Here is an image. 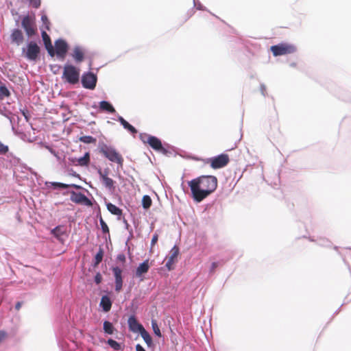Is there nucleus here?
<instances>
[{
    "label": "nucleus",
    "instance_id": "38",
    "mask_svg": "<svg viewBox=\"0 0 351 351\" xmlns=\"http://www.w3.org/2000/svg\"><path fill=\"white\" fill-rule=\"evenodd\" d=\"M66 185H67V189L66 190H69V188H73V189H77V190L83 191L87 193L88 195H90V193L88 191V190H87L86 189H85L84 187H83L81 185H79V184H66Z\"/></svg>",
    "mask_w": 351,
    "mask_h": 351
},
{
    "label": "nucleus",
    "instance_id": "41",
    "mask_svg": "<svg viewBox=\"0 0 351 351\" xmlns=\"http://www.w3.org/2000/svg\"><path fill=\"white\" fill-rule=\"evenodd\" d=\"M94 282L96 285H100L103 281V276L99 271L96 272L93 278Z\"/></svg>",
    "mask_w": 351,
    "mask_h": 351
},
{
    "label": "nucleus",
    "instance_id": "53",
    "mask_svg": "<svg viewBox=\"0 0 351 351\" xmlns=\"http://www.w3.org/2000/svg\"><path fill=\"white\" fill-rule=\"evenodd\" d=\"M110 172V170L108 167L104 168L103 169V174L101 175L102 178H108Z\"/></svg>",
    "mask_w": 351,
    "mask_h": 351
},
{
    "label": "nucleus",
    "instance_id": "3",
    "mask_svg": "<svg viewBox=\"0 0 351 351\" xmlns=\"http://www.w3.org/2000/svg\"><path fill=\"white\" fill-rule=\"evenodd\" d=\"M62 80L70 85H76L80 80V69L71 63L66 62L63 66Z\"/></svg>",
    "mask_w": 351,
    "mask_h": 351
},
{
    "label": "nucleus",
    "instance_id": "11",
    "mask_svg": "<svg viewBox=\"0 0 351 351\" xmlns=\"http://www.w3.org/2000/svg\"><path fill=\"white\" fill-rule=\"evenodd\" d=\"M110 269L112 271L114 279V291L117 293H119L122 290L123 285L124 276L122 274L123 269L117 265L111 266Z\"/></svg>",
    "mask_w": 351,
    "mask_h": 351
},
{
    "label": "nucleus",
    "instance_id": "10",
    "mask_svg": "<svg viewBox=\"0 0 351 351\" xmlns=\"http://www.w3.org/2000/svg\"><path fill=\"white\" fill-rule=\"evenodd\" d=\"M15 25L19 26V21H21V26L25 31L30 26L34 25L36 23V15L35 13L32 12L31 13L27 12L25 14H21L15 19Z\"/></svg>",
    "mask_w": 351,
    "mask_h": 351
},
{
    "label": "nucleus",
    "instance_id": "40",
    "mask_svg": "<svg viewBox=\"0 0 351 351\" xmlns=\"http://www.w3.org/2000/svg\"><path fill=\"white\" fill-rule=\"evenodd\" d=\"M24 167H27V165H25ZM27 169L30 172V173L35 176L38 183L39 185L41 184V182H43V177L39 175L37 172L34 171L31 167H27Z\"/></svg>",
    "mask_w": 351,
    "mask_h": 351
},
{
    "label": "nucleus",
    "instance_id": "2",
    "mask_svg": "<svg viewBox=\"0 0 351 351\" xmlns=\"http://www.w3.org/2000/svg\"><path fill=\"white\" fill-rule=\"evenodd\" d=\"M39 43L36 39H27L25 47L22 48V56L29 61L36 62L40 60L42 49Z\"/></svg>",
    "mask_w": 351,
    "mask_h": 351
},
{
    "label": "nucleus",
    "instance_id": "39",
    "mask_svg": "<svg viewBox=\"0 0 351 351\" xmlns=\"http://www.w3.org/2000/svg\"><path fill=\"white\" fill-rule=\"evenodd\" d=\"M28 3V5L35 9H38L40 7L41 0H25Z\"/></svg>",
    "mask_w": 351,
    "mask_h": 351
},
{
    "label": "nucleus",
    "instance_id": "51",
    "mask_svg": "<svg viewBox=\"0 0 351 351\" xmlns=\"http://www.w3.org/2000/svg\"><path fill=\"white\" fill-rule=\"evenodd\" d=\"M82 157L83 158H84V160L88 162V164L90 163V154L89 152H86L83 156H82Z\"/></svg>",
    "mask_w": 351,
    "mask_h": 351
},
{
    "label": "nucleus",
    "instance_id": "1",
    "mask_svg": "<svg viewBox=\"0 0 351 351\" xmlns=\"http://www.w3.org/2000/svg\"><path fill=\"white\" fill-rule=\"evenodd\" d=\"M217 185V178L214 176H201L189 182L192 197L198 203L212 194Z\"/></svg>",
    "mask_w": 351,
    "mask_h": 351
},
{
    "label": "nucleus",
    "instance_id": "17",
    "mask_svg": "<svg viewBox=\"0 0 351 351\" xmlns=\"http://www.w3.org/2000/svg\"><path fill=\"white\" fill-rule=\"evenodd\" d=\"M71 56L77 64L82 63L86 58L85 49L80 45H75Z\"/></svg>",
    "mask_w": 351,
    "mask_h": 351
},
{
    "label": "nucleus",
    "instance_id": "4",
    "mask_svg": "<svg viewBox=\"0 0 351 351\" xmlns=\"http://www.w3.org/2000/svg\"><path fill=\"white\" fill-rule=\"evenodd\" d=\"M92 61L90 60L88 64L89 71L82 73L80 82L83 88L93 90L96 88L98 78L97 74L90 71Z\"/></svg>",
    "mask_w": 351,
    "mask_h": 351
},
{
    "label": "nucleus",
    "instance_id": "27",
    "mask_svg": "<svg viewBox=\"0 0 351 351\" xmlns=\"http://www.w3.org/2000/svg\"><path fill=\"white\" fill-rule=\"evenodd\" d=\"M40 13H41L40 20H41V22H42V25L40 27V29L43 28L45 31L46 30L49 31L50 30V27H51V22H50L47 15L46 14L45 10H42L40 12Z\"/></svg>",
    "mask_w": 351,
    "mask_h": 351
},
{
    "label": "nucleus",
    "instance_id": "52",
    "mask_svg": "<svg viewBox=\"0 0 351 351\" xmlns=\"http://www.w3.org/2000/svg\"><path fill=\"white\" fill-rule=\"evenodd\" d=\"M124 173H125V174H126V172H125V171H124ZM127 175H128V178H127V179H126L127 182H128L129 184H130L131 185H132V186H133V184H134V182H135V179H134V178L132 176H130V175H129V174H128V173H127Z\"/></svg>",
    "mask_w": 351,
    "mask_h": 351
},
{
    "label": "nucleus",
    "instance_id": "18",
    "mask_svg": "<svg viewBox=\"0 0 351 351\" xmlns=\"http://www.w3.org/2000/svg\"><path fill=\"white\" fill-rule=\"evenodd\" d=\"M51 234L55 237L57 240L63 243L64 240L62 238V236H68L66 227L64 225H58L50 231Z\"/></svg>",
    "mask_w": 351,
    "mask_h": 351
},
{
    "label": "nucleus",
    "instance_id": "29",
    "mask_svg": "<svg viewBox=\"0 0 351 351\" xmlns=\"http://www.w3.org/2000/svg\"><path fill=\"white\" fill-rule=\"evenodd\" d=\"M158 152L167 156H170L173 154V152H176L174 147L171 146L167 143H162L161 147H160V149Z\"/></svg>",
    "mask_w": 351,
    "mask_h": 351
},
{
    "label": "nucleus",
    "instance_id": "32",
    "mask_svg": "<svg viewBox=\"0 0 351 351\" xmlns=\"http://www.w3.org/2000/svg\"><path fill=\"white\" fill-rule=\"evenodd\" d=\"M152 204V199L148 195H144L141 199V205L145 210H147L150 208Z\"/></svg>",
    "mask_w": 351,
    "mask_h": 351
},
{
    "label": "nucleus",
    "instance_id": "45",
    "mask_svg": "<svg viewBox=\"0 0 351 351\" xmlns=\"http://www.w3.org/2000/svg\"><path fill=\"white\" fill-rule=\"evenodd\" d=\"M116 261L124 265L126 262V256L123 253H120L117 255Z\"/></svg>",
    "mask_w": 351,
    "mask_h": 351
},
{
    "label": "nucleus",
    "instance_id": "59",
    "mask_svg": "<svg viewBox=\"0 0 351 351\" xmlns=\"http://www.w3.org/2000/svg\"><path fill=\"white\" fill-rule=\"evenodd\" d=\"M136 351H146L143 346L140 343H137L135 346Z\"/></svg>",
    "mask_w": 351,
    "mask_h": 351
},
{
    "label": "nucleus",
    "instance_id": "26",
    "mask_svg": "<svg viewBox=\"0 0 351 351\" xmlns=\"http://www.w3.org/2000/svg\"><path fill=\"white\" fill-rule=\"evenodd\" d=\"M147 144L153 149L158 152L162 144L161 140L155 136H149L147 138Z\"/></svg>",
    "mask_w": 351,
    "mask_h": 351
},
{
    "label": "nucleus",
    "instance_id": "62",
    "mask_svg": "<svg viewBox=\"0 0 351 351\" xmlns=\"http://www.w3.org/2000/svg\"><path fill=\"white\" fill-rule=\"evenodd\" d=\"M97 173L99 175V180L102 179L103 169L101 167L97 168Z\"/></svg>",
    "mask_w": 351,
    "mask_h": 351
},
{
    "label": "nucleus",
    "instance_id": "55",
    "mask_svg": "<svg viewBox=\"0 0 351 351\" xmlns=\"http://www.w3.org/2000/svg\"><path fill=\"white\" fill-rule=\"evenodd\" d=\"M95 203L96 206L97 208V212L96 213V217L99 220V219H103L102 216H101V214L100 208H99V204L95 201Z\"/></svg>",
    "mask_w": 351,
    "mask_h": 351
},
{
    "label": "nucleus",
    "instance_id": "34",
    "mask_svg": "<svg viewBox=\"0 0 351 351\" xmlns=\"http://www.w3.org/2000/svg\"><path fill=\"white\" fill-rule=\"evenodd\" d=\"M11 93L5 84H0V99L2 100L5 97H9Z\"/></svg>",
    "mask_w": 351,
    "mask_h": 351
},
{
    "label": "nucleus",
    "instance_id": "47",
    "mask_svg": "<svg viewBox=\"0 0 351 351\" xmlns=\"http://www.w3.org/2000/svg\"><path fill=\"white\" fill-rule=\"evenodd\" d=\"M77 165L80 167H87L88 165V162H86L84 158L82 156L77 158Z\"/></svg>",
    "mask_w": 351,
    "mask_h": 351
},
{
    "label": "nucleus",
    "instance_id": "30",
    "mask_svg": "<svg viewBox=\"0 0 351 351\" xmlns=\"http://www.w3.org/2000/svg\"><path fill=\"white\" fill-rule=\"evenodd\" d=\"M106 343L112 349L115 351H122L124 348V345L111 338L108 339Z\"/></svg>",
    "mask_w": 351,
    "mask_h": 351
},
{
    "label": "nucleus",
    "instance_id": "54",
    "mask_svg": "<svg viewBox=\"0 0 351 351\" xmlns=\"http://www.w3.org/2000/svg\"><path fill=\"white\" fill-rule=\"evenodd\" d=\"M68 160H69V161L71 165H77V157L70 156V157H69Z\"/></svg>",
    "mask_w": 351,
    "mask_h": 351
},
{
    "label": "nucleus",
    "instance_id": "16",
    "mask_svg": "<svg viewBox=\"0 0 351 351\" xmlns=\"http://www.w3.org/2000/svg\"><path fill=\"white\" fill-rule=\"evenodd\" d=\"M10 40L12 44H14L17 46L23 44L25 40V36L22 29L19 27H15L12 29Z\"/></svg>",
    "mask_w": 351,
    "mask_h": 351
},
{
    "label": "nucleus",
    "instance_id": "19",
    "mask_svg": "<svg viewBox=\"0 0 351 351\" xmlns=\"http://www.w3.org/2000/svg\"><path fill=\"white\" fill-rule=\"evenodd\" d=\"M104 253L105 252H104V250L103 247L101 245H100L99 247L98 251L95 254V256H94V257L93 258V261H92V263L90 264V266L88 268V271L90 272V271H93L91 267L93 268V269H96L98 267L99 263L103 260V258H104Z\"/></svg>",
    "mask_w": 351,
    "mask_h": 351
},
{
    "label": "nucleus",
    "instance_id": "14",
    "mask_svg": "<svg viewBox=\"0 0 351 351\" xmlns=\"http://www.w3.org/2000/svg\"><path fill=\"white\" fill-rule=\"evenodd\" d=\"M150 264L149 259L144 260L136 267L134 277L138 278L140 282H143L145 280V275L148 272Z\"/></svg>",
    "mask_w": 351,
    "mask_h": 351
},
{
    "label": "nucleus",
    "instance_id": "50",
    "mask_svg": "<svg viewBox=\"0 0 351 351\" xmlns=\"http://www.w3.org/2000/svg\"><path fill=\"white\" fill-rule=\"evenodd\" d=\"M158 239V236L157 234H154L152 236V240H151V247H153L155 245V244L157 243Z\"/></svg>",
    "mask_w": 351,
    "mask_h": 351
},
{
    "label": "nucleus",
    "instance_id": "15",
    "mask_svg": "<svg viewBox=\"0 0 351 351\" xmlns=\"http://www.w3.org/2000/svg\"><path fill=\"white\" fill-rule=\"evenodd\" d=\"M40 35L48 55L53 58L55 56V51L50 36L43 28H40Z\"/></svg>",
    "mask_w": 351,
    "mask_h": 351
},
{
    "label": "nucleus",
    "instance_id": "56",
    "mask_svg": "<svg viewBox=\"0 0 351 351\" xmlns=\"http://www.w3.org/2000/svg\"><path fill=\"white\" fill-rule=\"evenodd\" d=\"M219 266V263H217V262H213L212 264H211V267H210V273H214L216 268H217V267Z\"/></svg>",
    "mask_w": 351,
    "mask_h": 351
},
{
    "label": "nucleus",
    "instance_id": "24",
    "mask_svg": "<svg viewBox=\"0 0 351 351\" xmlns=\"http://www.w3.org/2000/svg\"><path fill=\"white\" fill-rule=\"evenodd\" d=\"M103 332L106 335H114L115 332H117V330L114 327L113 322L108 319H104L103 321Z\"/></svg>",
    "mask_w": 351,
    "mask_h": 351
},
{
    "label": "nucleus",
    "instance_id": "37",
    "mask_svg": "<svg viewBox=\"0 0 351 351\" xmlns=\"http://www.w3.org/2000/svg\"><path fill=\"white\" fill-rule=\"evenodd\" d=\"M99 224L102 232L105 234H108V235H110V230L108 226L103 219H99Z\"/></svg>",
    "mask_w": 351,
    "mask_h": 351
},
{
    "label": "nucleus",
    "instance_id": "63",
    "mask_svg": "<svg viewBox=\"0 0 351 351\" xmlns=\"http://www.w3.org/2000/svg\"><path fill=\"white\" fill-rule=\"evenodd\" d=\"M10 13L12 14V16H17V17L19 15L18 11H16L15 9H12L10 10Z\"/></svg>",
    "mask_w": 351,
    "mask_h": 351
},
{
    "label": "nucleus",
    "instance_id": "48",
    "mask_svg": "<svg viewBox=\"0 0 351 351\" xmlns=\"http://www.w3.org/2000/svg\"><path fill=\"white\" fill-rule=\"evenodd\" d=\"M67 173L69 176H73L75 178H77L80 180H82V178L79 173L75 171L72 168H69L67 169Z\"/></svg>",
    "mask_w": 351,
    "mask_h": 351
},
{
    "label": "nucleus",
    "instance_id": "44",
    "mask_svg": "<svg viewBox=\"0 0 351 351\" xmlns=\"http://www.w3.org/2000/svg\"><path fill=\"white\" fill-rule=\"evenodd\" d=\"M123 162H124V159H123L122 155H121L117 158H116L114 161H112V162L117 164V169L118 170L119 168L123 167Z\"/></svg>",
    "mask_w": 351,
    "mask_h": 351
},
{
    "label": "nucleus",
    "instance_id": "21",
    "mask_svg": "<svg viewBox=\"0 0 351 351\" xmlns=\"http://www.w3.org/2000/svg\"><path fill=\"white\" fill-rule=\"evenodd\" d=\"M106 206L107 210L112 215L117 216V219L119 220L121 219V217L123 215V210L121 208L110 202H106Z\"/></svg>",
    "mask_w": 351,
    "mask_h": 351
},
{
    "label": "nucleus",
    "instance_id": "36",
    "mask_svg": "<svg viewBox=\"0 0 351 351\" xmlns=\"http://www.w3.org/2000/svg\"><path fill=\"white\" fill-rule=\"evenodd\" d=\"M151 324L154 335L158 337H161L162 334L158 325L157 321L155 319H152Z\"/></svg>",
    "mask_w": 351,
    "mask_h": 351
},
{
    "label": "nucleus",
    "instance_id": "6",
    "mask_svg": "<svg viewBox=\"0 0 351 351\" xmlns=\"http://www.w3.org/2000/svg\"><path fill=\"white\" fill-rule=\"evenodd\" d=\"M68 194L71 195L70 200L76 204H80L88 207L92 206L93 205L92 201L81 192H76L73 190H66L62 193L63 195H66Z\"/></svg>",
    "mask_w": 351,
    "mask_h": 351
},
{
    "label": "nucleus",
    "instance_id": "13",
    "mask_svg": "<svg viewBox=\"0 0 351 351\" xmlns=\"http://www.w3.org/2000/svg\"><path fill=\"white\" fill-rule=\"evenodd\" d=\"M138 306L132 310V313L128 317V326L130 332L133 333L139 334L145 328L142 324H141L136 316V310Z\"/></svg>",
    "mask_w": 351,
    "mask_h": 351
},
{
    "label": "nucleus",
    "instance_id": "58",
    "mask_svg": "<svg viewBox=\"0 0 351 351\" xmlns=\"http://www.w3.org/2000/svg\"><path fill=\"white\" fill-rule=\"evenodd\" d=\"M0 113L3 114L4 117H5L8 119H10V117L12 116V113L10 110H5V112L3 113L1 110H0Z\"/></svg>",
    "mask_w": 351,
    "mask_h": 351
},
{
    "label": "nucleus",
    "instance_id": "7",
    "mask_svg": "<svg viewBox=\"0 0 351 351\" xmlns=\"http://www.w3.org/2000/svg\"><path fill=\"white\" fill-rule=\"evenodd\" d=\"M270 50L274 56H280L295 53L296 47L292 44L282 43L271 46Z\"/></svg>",
    "mask_w": 351,
    "mask_h": 351
},
{
    "label": "nucleus",
    "instance_id": "31",
    "mask_svg": "<svg viewBox=\"0 0 351 351\" xmlns=\"http://www.w3.org/2000/svg\"><path fill=\"white\" fill-rule=\"evenodd\" d=\"M138 335L143 339L148 348L154 347L152 338L145 328Z\"/></svg>",
    "mask_w": 351,
    "mask_h": 351
},
{
    "label": "nucleus",
    "instance_id": "25",
    "mask_svg": "<svg viewBox=\"0 0 351 351\" xmlns=\"http://www.w3.org/2000/svg\"><path fill=\"white\" fill-rule=\"evenodd\" d=\"M45 185L47 189L52 190H64L67 189V185L60 182H49L45 181Z\"/></svg>",
    "mask_w": 351,
    "mask_h": 351
},
{
    "label": "nucleus",
    "instance_id": "22",
    "mask_svg": "<svg viewBox=\"0 0 351 351\" xmlns=\"http://www.w3.org/2000/svg\"><path fill=\"white\" fill-rule=\"evenodd\" d=\"M176 263V243L170 250V256L165 265V268L168 271H171L174 268V263Z\"/></svg>",
    "mask_w": 351,
    "mask_h": 351
},
{
    "label": "nucleus",
    "instance_id": "46",
    "mask_svg": "<svg viewBox=\"0 0 351 351\" xmlns=\"http://www.w3.org/2000/svg\"><path fill=\"white\" fill-rule=\"evenodd\" d=\"M50 71L55 75L58 74L61 69V66L57 64H50Z\"/></svg>",
    "mask_w": 351,
    "mask_h": 351
},
{
    "label": "nucleus",
    "instance_id": "12",
    "mask_svg": "<svg viewBox=\"0 0 351 351\" xmlns=\"http://www.w3.org/2000/svg\"><path fill=\"white\" fill-rule=\"evenodd\" d=\"M230 162L228 154H221L217 156L208 159L207 163L214 169H221L226 167Z\"/></svg>",
    "mask_w": 351,
    "mask_h": 351
},
{
    "label": "nucleus",
    "instance_id": "28",
    "mask_svg": "<svg viewBox=\"0 0 351 351\" xmlns=\"http://www.w3.org/2000/svg\"><path fill=\"white\" fill-rule=\"evenodd\" d=\"M24 32L25 33V35L27 36L28 39H29L32 37H36V40L40 41L36 23H35L32 26H30Z\"/></svg>",
    "mask_w": 351,
    "mask_h": 351
},
{
    "label": "nucleus",
    "instance_id": "57",
    "mask_svg": "<svg viewBox=\"0 0 351 351\" xmlns=\"http://www.w3.org/2000/svg\"><path fill=\"white\" fill-rule=\"evenodd\" d=\"M7 335L5 330H0V343L5 339Z\"/></svg>",
    "mask_w": 351,
    "mask_h": 351
},
{
    "label": "nucleus",
    "instance_id": "43",
    "mask_svg": "<svg viewBox=\"0 0 351 351\" xmlns=\"http://www.w3.org/2000/svg\"><path fill=\"white\" fill-rule=\"evenodd\" d=\"M20 112L27 121L30 119V113L27 108H20Z\"/></svg>",
    "mask_w": 351,
    "mask_h": 351
},
{
    "label": "nucleus",
    "instance_id": "23",
    "mask_svg": "<svg viewBox=\"0 0 351 351\" xmlns=\"http://www.w3.org/2000/svg\"><path fill=\"white\" fill-rule=\"evenodd\" d=\"M104 186L111 193H113L116 189V182L110 177L104 178L100 180Z\"/></svg>",
    "mask_w": 351,
    "mask_h": 351
},
{
    "label": "nucleus",
    "instance_id": "20",
    "mask_svg": "<svg viewBox=\"0 0 351 351\" xmlns=\"http://www.w3.org/2000/svg\"><path fill=\"white\" fill-rule=\"evenodd\" d=\"M99 108L100 111L106 112L110 114H116L117 111L113 105L107 100H102L99 102Z\"/></svg>",
    "mask_w": 351,
    "mask_h": 351
},
{
    "label": "nucleus",
    "instance_id": "60",
    "mask_svg": "<svg viewBox=\"0 0 351 351\" xmlns=\"http://www.w3.org/2000/svg\"><path fill=\"white\" fill-rule=\"evenodd\" d=\"M23 304V302H22V301L16 302L15 304V306H14L15 309L16 311H19L21 308Z\"/></svg>",
    "mask_w": 351,
    "mask_h": 351
},
{
    "label": "nucleus",
    "instance_id": "61",
    "mask_svg": "<svg viewBox=\"0 0 351 351\" xmlns=\"http://www.w3.org/2000/svg\"><path fill=\"white\" fill-rule=\"evenodd\" d=\"M116 120L119 121L121 125L126 121L122 116L119 114H117V119Z\"/></svg>",
    "mask_w": 351,
    "mask_h": 351
},
{
    "label": "nucleus",
    "instance_id": "35",
    "mask_svg": "<svg viewBox=\"0 0 351 351\" xmlns=\"http://www.w3.org/2000/svg\"><path fill=\"white\" fill-rule=\"evenodd\" d=\"M122 126L134 136L138 133L137 129L132 124H130L128 121H125V122L122 124Z\"/></svg>",
    "mask_w": 351,
    "mask_h": 351
},
{
    "label": "nucleus",
    "instance_id": "8",
    "mask_svg": "<svg viewBox=\"0 0 351 351\" xmlns=\"http://www.w3.org/2000/svg\"><path fill=\"white\" fill-rule=\"evenodd\" d=\"M103 292H104L105 294L102 295L101 297L99 304V311L102 313H107L112 308V304L114 302V294L112 291L108 290H104Z\"/></svg>",
    "mask_w": 351,
    "mask_h": 351
},
{
    "label": "nucleus",
    "instance_id": "49",
    "mask_svg": "<svg viewBox=\"0 0 351 351\" xmlns=\"http://www.w3.org/2000/svg\"><path fill=\"white\" fill-rule=\"evenodd\" d=\"M150 135L147 133H140L139 138L143 143H147V138Z\"/></svg>",
    "mask_w": 351,
    "mask_h": 351
},
{
    "label": "nucleus",
    "instance_id": "42",
    "mask_svg": "<svg viewBox=\"0 0 351 351\" xmlns=\"http://www.w3.org/2000/svg\"><path fill=\"white\" fill-rule=\"evenodd\" d=\"M9 152V147L0 141V155H5Z\"/></svg>",
    "mask_w": 351,
    "mask_h": 351
},
{
    "label": "nucleus",
    "instance_id": "33",
    "mask_svg": "<svg viewBox=\"0 0 351 351\" xmlns=\"http://www.w3.org/2000/svg\"><path fill=\"white\" fill-rule=\"evenodd\" d=\"M79 141L84 144H95L97 138L89 135H82L78 138Z\"/></svg>",
    "mask_w": 351,
    "mask_h": 351
},
{
    "label": "nucleus",
    "instance_id": "9",
    "mask_svg": "<svg viewBox=\"0 0 351 351\" xmlns=\"http://www.w3.org/2000/svg\"><path fill=\"white\" fill-rule=\"evenodd\" d=\"M53 47L57 58L60 60H64L69 49V45L67 41L62 38H59L55 40Z\"/></svg>",
    "mask_w": 351,
    "mask_h": 351
},
{
    "label": "nucleus",
    "instance_id": "5",
    "mask_svg": "<svg viewBox=\"0 0 351 351\" xmlns=\"http://www.w3.org/2000/svg\"><path fill=\"white\" fill-rule=\"evenodd\" d=\"M98 152L110 162L114 161L121 154L112 145L105 143L103 141H99L97 145Z\"/></svg>",
    "mask_w": 351,
    "mask_h": 351
},
{
    "label": "nucleus",
    "instance_id": "64",
    "mask_svg": "<svg viewBox=\"0 0 351 351\" xmlns=\"http://www.w3.org/2000/svg\"><path fill=\"white\" fill-rule=\"evenodd\" d=\"M123 222L124 223L125 229L128 230L129 227H130V224L128 223V221L125 218H123Z\"/></svg>",
    "mask_w": 351,
    "mask_h": 351
}]
</instances>
